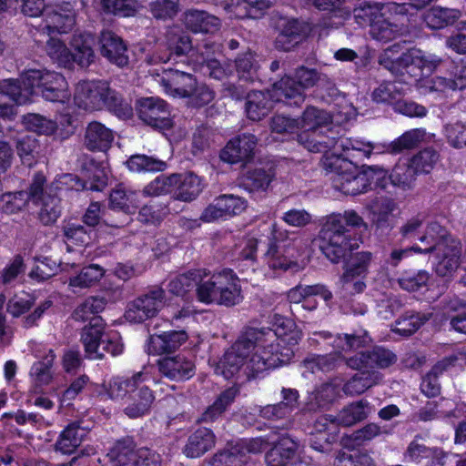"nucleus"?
<instances>
[{"label": "nucleus", "mask_w": 466, "mask_h": 466, "mask_svg": "<svg viewBox=\"0 0 466 466\" xmlns=\"http://www.w3.org/2000/svg\"><path fill=\"white\" fill-rule=\"evenodd\" d=\"M196 63L203 75L218 80L225 78L229 70L224 67L216 57L220 53V46L214 42H205L197 48Z\"/></svg>", "instance_id": "18"}, {"label": "nucleus", "mask_w": 466, "mask_h": 466, "mask_svg": "<svg viewBox=\"0 0 466 466\" xmlns=\"http://www.w3.org/2000/svg\"><path fill=\"white\" fill-rule=\"evenodd\" d=\"M339 139L336 131L332 128H329L327 134L301 132L298 135V142L300 145L310 152L325 153V157L338 155L339 152Z\"/></svg>", "instance_id": "19"}, {"label": "nucleus", "mask_w": 466, "mask_h": 466, "mask_svg": "<svg viewBox=\"0 0 466 466\" xmlns=\"http://www.w3.org/2000/svg\"><path fill=\"white\" fill-rule=\"evenodd\" d=\"M459 360L457 355H451L435 364L431 371L423 378L420 390L427 397H435L441 392V385L438 377L450 367L454 366Z\"/></svg>", "instance_id": "34"}, {"label": "nucleus", "mask_w": 466, "mask_h": 466, "mask_svg": "<svg viewBox=\"0 0 466 466\" xmlns=\"http://www.w3.org/2000/svg\"><path fill=\"white\" fill-rule=\"evenodd\" d=\"M276 329H249L211 366L226 380L257 378L270 369L288 364L291 346L301 339V331L289 319L279 318Z\"/></svg>", "instance_id": "1"}, {"label": "nucleus", "mask_w": 466, "mask_h": 466, "mask_svg": "<svg viewBox=\"0 0 466 466\" xmlns=\"http://www.w3.org/2000/svg\"><path fill=\"white\" fill-rule=\"evenodd\" d=\"M88 431L77 423L69 424L60 434L56 448L62 453L70 454L81 445Z\"/></svg>", "instance_id": "37"}, {"label": "nucleus", "mask_w": 466, "mask_h": 466, "mask_svg": "<svg viewBox=\"0 0 466 466\" xmlns=\"http://www.w3.org/2000/svg\"><path fill=\"white\" fill-rule=\"evenodd\" d=\"M167 46L170 56L167 58L159 57V60L167 63L173 56L178 57L191 51L192 45L190 37L185 34H177L174 31L167 33Z\"/></svg>", "instance_id": "60"}, {"label": "nucleus", "mask_w": 466, "mask_h": 466, "mask_svg": "<svg viewBox=\"0 0 466 466\" xmlns=\"http://www.w3.org/2000/svg\"><path fill=\"white\" fill-rule=\"evenodd\" d=\"M112 466H159V455L147 448L136 449L131 443L117 442L107 454Z\"/></svg>", "instance_id": "10"}, {"label": "nucleus", "mask_w": 466, "mask_h": 466, "mask_svg": "<svg viewBox=\"0 0 466 466\" xmlns=\"http://www.w3.org/2000/svg\"><path fill=\"white\" fill-rule=\"evenodd\" d=\"M141 372H137L128 378H113L106 386L107 396L113 400H123L125 398L127 400Z\"/></svg>", "instance_id": "48"}, {"label": "nucleus", "mask_w": 466, "mask_h": 466, "mask_svg": "<svg viewBox=\"0 0 466 466\" xmlns=\"http://www.w3.org/2000/svg\"><path fill=\"white\" fill-rule=\"evenodd\" d=\"M322 167L330 175L333 187L345 195L356 196L368 191V177L356 164L338 155L324 157Z\"/></svg>", "instance_id": "5"}, {"label": "nucleus", "mask_w": 466, "mask_h": 466, "mask_svg": "<svg viewBox=\"0 0 466 466\" xmlns=\"http://www.w3.org/2000/svg\"><path fill=\"white\" fill-rule=\"evenodd\" d=\"M76 24V12L71 3L47 7L43 15L39 30L47 35L65 34Z\"/></svg>", "instance_id": "13"}, {"label": "nucleus", "mask_w": 466, "mask_h": 466, "mask_svg": "<svg viewBox=\"0 0 466 466\" xmlns=\"http://www.w3.org/2000/svg\"><path fill=\"white\" fill-rule=\"evenodd\" d=\"M425 135L426 133L423 129H410L392 141L389 145L388 150L393 154H398L403 150L414 148L424 140Z\"/></svg>", "instance_id": "52"}, {"label": "nucleus", "mask_w": 466, "mask_h": 466, "mask_svg": "<svg viewBox=\"0 0 466 466\" xmlns=\"http://www.w3.org/2000/svg\"><path fill=\"white\" fill-rule=\"evenodd\" d=\"M216 444L214 432L206 427H199L187 438L183 453L187 458H198L211 450Z\"/></svg>", "instance_id": "28"}, {"label": "nucleus", "mask_w": 466, "mask_h": 466, "mask_svg": "<svg viewBox=\"0 0 466 466\" xmlns=\"http://www.w3.org/2000/svg\"><path fill=\"white\" fill-rule=\"evenodd\" d=\"M418 175H420V173L412 167L409 160L406 162H398L390 175V180L392 185L403 190H407L413 187Z\"/></svg>", "instance_id": "50"}, {"label": "nucleus", "mask_w": 466, "mask_h": 466, "mask_svg": "<svg viewBox=\"0 0 466 466\" xmlns=\"http://www.w3.org/2000/svg\"><path fill=\"white\" fill-rule=\"evenodd\" d=\"M257 141L252 134H243L234 137L221 151L220 158L230 164L249 161L253 157Z\"/></svg>", "instance_id": "20"}, {"label": "nucleus", "mask_w": 466, "mask_h": 466, "mask_svg": "<svg viewBox=\"0 0 466 466\" xmlns=\"http://www.w3.org/2000/svg\"><path fill=\"white\" fill-rule=\"evenodd\" d=\"M398 209L397 203L388 198L378 199L373 204V223L377 228L389 227L390 217Z\"/></svg>", "instance_id": "59"}, {"label": "nucleus", "mask_w": 466, "mask_h": 466, "mask_svg": "<svg viewBox=\"0 0 466 466\" xmlns=\"http://www.w3.org/2000/svg\"><path fill=\"white\" fill-rule=\"evenodd\" d=\"M101 5L105 12L118 16H133L140 8L137 0H101Z\"/></svg>", "instance_id": "61"}, {"label": "nucleus", "mask_w": 466, "mask_h": 466, "mask_svg": "<svg viewBox=\"0 0 466 466\" xmlns=\"http://www.w3.org/2000/svg\"><path fill=\"white\" fill-rule=\"evenodd\" d=\"M177 64L175 68L164 69L160 84L167 94L172 96L187 97L194 91L196 79L192 74L183 70L182 65Z\"/></svg>", "instance_id": "15"}, {"label": "nucleus", "mask_w": 466, "mask_h": 466, "mask_svg": "<svg viewBox=\"0 0 466 466\" xmlns=\"http://www.w3.org/2000/svg\"><path fill=\"white\" fill-rule=\"evenodd\" d=\"M127 167L133 172L141 171H162L167 164L159 159H156L146 155L132 156L127 162Z\"/></svg>", "instance_id": "64"}, {"label": "nucleus", "mask_w": 466, "mask_h": 466, "mask_svg": "<svg viewBox=\"0 0 466 466\" xmlns=\"http://www.w3.org/2000/svg\"><path fill=\"white\" fill-rule=\"evenodd\" d=\"M139 118L147 125L165 129L172 126L166 102L158 97H145L138 101Z\"/></svg>", "instance_id": "16"}, {"label": "nucleus", "mask_w": 466, "mask_h": 466, "mask_svg": "<svg viewBox=\"0 0 466 466\" xmlns=\"http://www.w3.org/2000/svg\"><path fill=\"white\" fill-rule=\"evenodd\" d=\"M299 121V129H304V132L307 133L310 131V134H314L317 133L319 128L329 125L332 119L328 112L314 106H308Z\"/></svg>", "instance_id": "42"}, {"label": "nucleus", "mask_w": 466, "mask_h": 466, "mask_svg": "<svg viewBox=\"0 0 466 466\" xmlns=\"http://www.w3.org/2000/svg\"><path fill=\"white\" fill-rule=\"evenodd\" d=\"M303 39L300 24L296 20L287 21L275 40V46L279 50L289 51Z\"/></svg>", "instance_id": "39"}, {"label": "nucleus", "mask_w": 466, "mask_h": 466, "mask_svg": "<svg viewBox=\"0 0 466 466\" xmlns=\"http://www.w3.org/2000/svg\"><path fill=\"white\" fill-rule=\"evenodd\" d=\"M295 76L297 80L284 77L275 83L274 92L278 99H294L293 104L298 106L304 101L303 90L316 85L319 74L315 69L301 66L297 69Z\"/></svg>", "instance_id": "9"}, {"label": "nucleus", "mask_w": 466, "mask_h": 466, "mask_svg": "<svg viewBox=\"0 0 466 466\" xmlns=\"http://www.w3.org/2000/svg\"><path fill=\"white\" fill-rule=\"evenodd\" d=\"M25 79L35 81V94L40 92L48 101L65 103L69 99L68 85L59 73L30 69Z\"/></svg>", "instance_id": "8"}, {"label": "nucleus", "mask_w": 466, "mask_h": 466, "mask_svg": "<svg viewBox=\"0 0 466 466\" xmlns=\"http://www.w3.org/2000/svg\"><path fill=\"white\" fill-rule=\"evenodd\" d=\"M47 56L60 66L70 67L74 64L72 52L60 39L50 37L46 45Z\"/></svg>", "instance_id": "51"}, {"label": "nucleus", "mask_w": 466, "mask_h": 466, "mask_svg": "<svg viewBox=\"0 0 466 466\" xmlns=\"http://www.w3.org/2000/svg\"><path fill=\"white\" fill-rule=\"evenodd\" d=\"M38 140L33 136H25L16 143L17 154L24 165L32 167L38 156Z\"/></svg>", "instance_id": "63"}, {"label": "nucleus", "mask_w": 466, "mask_h": 466, "mask_svg": "<svg viewBox=\"0 0 466 466\" xmlns=\"http://www.w3.org/2000/svg\"><path fill=\"white\" fill-rule=\"evenodd\" d=\"M164 304V289L155 287L130 302L126 310L125 317L129 322L140 323L156 316Z\"/></svg>", "instance_id": "11"}, {"label": "nucleus", "mask_w": 466, "mask_h": 466, "mask_svg": "<svg viewBox=\"0 0 466 466\" xmlns=\"http://www.w3.org/2000/svg\"><path fill=\"white\" fill-rule=\"evenodd\" d=\"M94 324L83 329L81 341L84 345L86 355L91 360H101L103 352L99 350V344L103 334L101 318H94Z\"/></svg>", "instance_id": "31"}, {"label": "nucleus", "mask_w": 466, "mask_h": 466, "mask_svg": "<svg viewBox=\"0 0 466 466\" xmlns=\"http://www.w3.org/2000/svg\"><path fill=\"white\" fill-rule=\"evenodd\" d=\"M274 101L288 103L287 99L282 97V100L278 99L272 90L263 91H251L248 94L246 103V112L248 117L253 121H258L266 116L273 107Z\"/></svg>", "instance_id": "24"}, {"label": "nucleus", "mask_w": 466, "mask_h": 466, "mask_svg": "<svg viewBox=\"0 0 466 466\" xmlns=\"http://www.w3.org/2000/svg\"><path fill=\"white\" fill-rule=\"evenodd\" d=\"M431 251L436 252V273L442 277L451 276L459 266V258L461 251L460 240L454 238H447L438 243L430 246Z\"/></svg>", "instance_id": "14"}, {"label": "nucleus", "mask_w": 466, "mask_h": 466, "mask_svg": "<svg viewBox=\"0 0 466 466\" xmlns=\"http://www.w3.org/2000/svg\"><path fill=\"white\" fill-rule=\"evenodd\" d=\"M94 43L95 38L89 33L75 34L70 43L73 49L74 63L82 67L88 66L95 58Z\"/></svg>", "instance_id": "32"}, {"label": "nucleus", "mask_w": 466, "mask_h": 466, "mask_svg": "<svg viewBox=\"0 0 466 466\" xmlns=\"http://www.w3.org/2000/svg\"><path fill=\"white\" fill-rule=\"evenodd\" d=\"M222 271L209 275L201 269L200 279L198 280L196 294L198 299L205 304H217Z\"/></svg>", "instance_id": "36"}, {"label": "nucleus", "mask_w": 466, "mask_h": 466, "mask_svg": "<svg viewBox=\"0 0 466 466\" xmlns=\"http://www.w3.org/2000/svg\"><path fill=\"white\" fill-rule=\"evenodd\" d=\"M137 379L138 380L134 390L130 392L124 408L125 414L131 419H137L147 414L156 399L153 390L148 385L150 377L141 372Z\"/></svg>", "instance_id": "12"}, {"label": "nucleus", "mask_w": 466, "mask_h": 466, "mask_svg": "<svg viewBox=\"0 0 466 466\" xmlns=\"http://www.w3.org/2000/svg\"><path fill=\"white\" fill-rule=\"evenodd\" d=\"M138 196L137 191L127 189L119 185L110 194V206L112 208L120 209L126 213L131 212L132 209L137 207Z\"/></svg>", "instance_id": "49"}, {"label": "nucleus", "mask_w": 466, "mask_h": 466, "mask_svg": "<svg viewBox=\"0 0 466 466\" xmlns=\"http://www.w3.org/2000/svg\"><path fill=\"white\" fill-rule=\"evenodd\" d=\"M406 454L412 461H417L424 457H432L436 460L432 461V466H441L443 464L442 460L445 456L442 450L426 447L424 444L420 443L417 439L410 443Z\"/></svg>", "instance_id": "57"}, {"label": "nucleus", "mask_w": 466, "mask_h": 466, "mask_svg": "<svg viewBox=\"0 0 466 466\" xmlns=\"http://www.w3.org/2000/svg\"><path fill=\"white\" fill-rule=\"evenodd\" d=\"M381 380V374L371 370L362 371L355 374L343 387V391L347 395H359L366 390L378 384Z\"/></svg>", "instance_id": "46"}, {"label": "nucleus", "mask_w": 466, "mask_h": 466, "mask_svg": "<svg viewBox=\"0 0 466 466\" xmlns=\"http://www.w3.org/2000/svg\"><path fill=\"white\" fill-rule=\"evenodd\" d=\"M217 304L225 307L238 305L243 300L240 282L232 270H222Z\"/></svg>", "instance_id": "26"}, {"label": "nucleus", "mask_w": 466, "mask_h": 466, "mask_svg": "<svg viewBox=\"0 0 466 466\" xmlns=\"http://www.w3.org/2000/svg\"><path fill=\"white\" fill-rule=\"evenodd\" d=\"M431 317V313L405 312L394 323L392 331L401 336H410Z\"/></svg>", "instance_id": "40"}, {"label": "nucleus", "mask_w": 466, "mask_h": 466, "mask_svg": "<svg viewBox=\"0 0 466 466\" xmlns=\"http://www.w3.org/2000/svg\"><path fill=\"white\" fill-rule=\"evenodd\" d=\"M203 188L201 177L194 173L160 175L144 187L143 195L158 197L174 192L176 199L189 202L194 200Z\"/></svg>", "instance_id": "4"}, {"label": "nucleus", "mask_w": 466, "mask_h": 466, "mask_svg": "<svg viewBox=\"0 0 466 466\" xmlns=\"http://www.w3.org/2000/svg\"><path fill=\"white\" fill-rule=\"evenodd\" d=\"M370 413V407L367 400L352 402L343 408L336 417L337 424L351 426L365 420Z\"/></svg>", "instance_id": "43"}, {"label": "nucleus", "mask_w": 466, "mask_h": 466, "mask_svg": "<svg viewBox=\"0 0 466 466\" xmlns=\"http://www.w3.org/2000/svg\"><path fill=\"white\" fill-rule=\"evenodd\" d=\"M100 52L109 62L123 67L128 64L127 47L121 37L111 31H103L99 37Z\"/></svg>", "instance_id": "23"}, {"label": "nucleus", "mask_w": 466, "mask_h": 466, "mask_svg": "<svg viewBox=\"0 0 466 466\" xmlns=\"http://www.w3.org/2000/svg\"><path fill=\"white\" fill-rule=\"evenodd\" d=\"M324 339H333L332 347L334 353L319 355L320 371L329 372L335 370L343 362V353L365 347L370 342V338L366 330L355 331L351 334H337L333 337L329 331L318 333Z\"/></svg>", "instance_id": "7"}, {"label": "nucleus", "mask_w": 466, "mask_h": 466, "mask_svg": "<svg viewBox=\"0 0 466 466\" xmlns=\"http://www.w3.org/2000/svg\"><path fill=\"white\" fill-rule=\"evenodd\" d=\"M113 140L112 130L100 122H91L86 129L85 145L89 150L106 151Z\"/></svg>", "instance_id": "30"}, {"label": "nucleus", "mask_w": 466, "mask_h": 466, "mask_svg": "<svg viewBox=\"0 0 466 466\" xmlns=\"http://www.w3.org/2000/svg\"><path fill=\"white\" fill-rule=\"evenodd\" d=\"M187 339V335L184 330L154 334L147 340V352L151 355L170 353L177 350Z\"/></svg>", "instance_id": "25"}, {"label": "nucleus", "mask_w": 466, "mask_h": 466, "mask_svg": "<svg viewBox=\"0 0 466 466\" xmlns=\"http://www.w3.org/2000/svg\"><path fill=\"white\" fill-rule=\"evenodd\" d=\"M339 147L341 155L338 154V156L348 161H351L353 164H356V166L360 161L370 157L372 151L375 149L374 145L370 142L343 137H339Z\"/></svg>", "instance_id": "29"}, {"label": "nucleus", "mask_w": 466, "mask_h": 466, "mask_svg": "<svg viewBox=\"0 0 466 466\" xmlns=\"http://www.w3.org/2000/svg\"><path fill=\"white\" fill-rule=\"evenodd\" d=\"M319 296L325 301L332 298L331 292L323 285L317 284L312 286H297L288 292V299L294 304V309L299 310V305L306 297Z\"/></svg>", "instance_id": "47"}, {"label": "nucleus", "mask_w": 466, "mask_h": 466, "mask_svg": "<svg viewBox=\"0 0 466 466\" xmlns=\"http://www.w3.org/2000/svg\"><path fill=\"white\" fill-rule=\"evenodd\" d=\"M345 225L353 228L365 226L363 218L354 210L329 216L320 230L323 254L332 263H339L350 251L355 248Z\"/></svg>", "instance_id": "2"}, {"label": "nucleus", "mask_w": 466, "mask_h": 466, "mask_svg": "<svg viewBox=\"0 0 466 466\" xmlns=\"http://www.w3.org/2000/svg\"><path fill=\"white\" fill-rule=\"evenodd\" d=\"M299 443L289 436L281 437L266 454L268 466H285L295 456Z\"/></svg>", "instance_id": "33"}, {"label": "nucleus", "mask_w": 466, "mask_h": 466, "mask_svg": "<svg viewBox=\"0 0 466 466\" xmlns=\"http://www.w3.org/2000/svg\"><path fill=\"white\" fill-rule=\"evenodd\" d=\"M247 205L245 199L235 195H221L216 198L202 212L200 219L210 223L219 218L240 214Z\"/></svg>", "instance_id": "17"}, {"label": "nucleus", "mask_w": 466, "mask_h": 466, "mask_svg": "<svg viewBox=\"0 0 466 466\" xmlns=\"http://www.w3.org/2000/svg\"><path fill=\"white\" fill-rule=\"evenodd\" d=\"M157 367L163 376L176 381L189 380L195 374L193 361L182 354L159 359Z\"/></svg>", "instance_id": "21"}, {"label": "nucleus", "mask_w": 466, "mask_h": 466, "mask_svg": "<svg viewBox=\"0 0 466 466\" xmlns=\"http://www.w3.org/2000/svg\"><path fill=\"white\" fill-rule=\"evenodd\" d=\"M105 275V270L97 264H92L85 267L81 271L71 277L68 280V286L74 292L90 288L96 284Z\"/></svg>", "instance_id": "41"}, {"label": "nucleus", "mask_w": 466, "mask_h": 466, "mask_svg": "<svg viewBox=\"0 0 466 466\" xmlns=\"http://www.w3.org/2000/svg\"><path fill=\"white\" fill-rule=\"evenodd\" d=\"M439 158L440 155L437 150L433 147H426L413 155L409 161L420 174H429L439 161Z\"/></svg>", "instance_id": "56"}, {"label": "nucleus", "mask_w": 466, "mask_h": 466, "mask_svg": "<svg viewBox=\"0 0 466 466\" xmlns=\"http://www.w3.org/2000/svg\"><path fill=\"white\" fill-rule=\"evenodd\" d=\"M29 70L22 73L17 79H5L0 82V94L7 96L17 105L31 101L35 94V81L25 79Z\"/></svg>", "instance_id": "22"}, {"label": "nucleus", "mask_w": 466, "mask_h": 466, "mask_svg": "<svg viewBox=\"0 0 466 466\" xmlns=\"http://www.w3.org/2000/svg\"><path fill=\"white\" fill-rule=\"evenodd\" d=\"M339 394V389L332 383H323L319 386L309 397L306 410L317 411L327 409Z\"/></svg>", "instance_id": "38"}, {"label": "nucleus", "mask_w": 466, "mask_h": 466, "mask_svg": "<svg viewBox=\"0 0 466 466\" xmlns=\"http://www.w3.org/2000/svg\"><path fill=\"white\" fill-rule=\"evenodd\" d=\"M75 104L85 110L107 108L116 113L124 111L127 105L119 93L106 81H81L76 86Z\"/></svg>", "instance_id": "3"}, {"label": "nucleus", "mask_w": 466, "mask_h": 466, "mask_svg": "<svg viewBox=\"0 0 466 466\" xmlns=\"http://www.w3.org/2000/svg\"><path fill=\"white\" fill-rule=\"evenodd\" d=\"M183 23L193 33L214 34L220 28V20L217 16L198 9L186 11Z\"/></svg>", "instance_id": "27"}, {"label": "nucleus", "mask_w": 466, "mask_h": 466, "mask_svg": "<svg viewBox=\"0 0 466 466\" xmlns=\"http://www.w3.org/2000/svg\"><path fill=\"white\" fill-rule=\"evenodd\" d=\"M39 201V220L44 225L55 223L61 214L60 199L53 195H44Z\"/></svg>", "instance_id": "55"}, {"label": "nucleus", "mask_w": 466, "mask_h": 466, "mask_svg": "<svg viewBox=\"0 0 466 466\" xmlns=\"http://www.w3.org/2000/svg\"><path fill=\"white\" fill-rule=\"evenodd\" d=\"M106 304L107 300L104 297H90L76 307L72 314V318L81 322L90 320V323L94 324L93 319L100 318L97 314L105 309Z\"/></svg>", "instance_id": "45"}, {"label": "nucleus", "mask_w": 466, "mask_h": 466, "mask_svg": "<svg viewBox=\"0 0 466 466\" xmlns=\"http://www.w3.org/2000/svg\"><path fill=\"white\" fill-rule=\"evenodd\" d=\"M56 355L53 350H49L48 354L41 361L35 362L31 370V375L35 378L36 387L48 385L53 375L51 367L53 366Z\"/></svg>", "instance_id": "62"}, {"label": "nucleus", "mask_w": 466, "mask_h": 466, "mask_svg": "<svg viewBox=\"0 0 466 466\" xmlns=\"http://www.w3.org/2000/svg\"><path fill=\"white\" fill-rule=\"evenodd\" d=\"M200 275L201 269H193L176 276L169 281L167 285L168 290L177 296H182L194 286H198Z\"/></svg>", "instance_id": "54"}, {"label": "nucleus", "mask_w": 466, "mask_h": 466, "mask_svg": "<svg viewBox=\"0 0 466 466\" xmlns=\"http://www.w3.org/2000/svg\"><path fill=\"white\" fill-rule=\"evenodd\" d=\"M460 16L458 9L432 6L426 12L424 20L429 27L440 29L453 24Z\"/></svg>", "instance_id": "44"}, {"label": "nucleus", "mask_w": 466, "mask_h": 466, "mask_svg": "<svg viewBox=\"0 0 466 466\" xmlns=\"http://www.w3.org/2000/svg\"><path fill=\"white\" fill-rule=\"evenodd\" d=\"M302 255L301 240L289 238L286 229L272 226L271 238L265 253L269 268L287 270L297 267V259Z\"/></svg>", "instance_id": "6"}, {"label": "nucleus", "mask_w": 466, "mask_h": 466, "mask_svg": "<svg viewBox=\"0 0 466 466\" xmlns=\"http://www.w3.org/2000/svg\"><path fill=\"white\" fill-rule=\"evenodd\" d=\"M248 462L246 453L236 445L228 450L216 453L211 460V466H245Z\"/></svg>", "instance_id": "53"}, {"label": "nucleus", "mask_w": 466, "mask_h": 466, "mask_svg": "<svg viewBox=\"0 0 466 466\" xmlns=\"http://www.w3.org/2000/svg\"><path fill=\"white\" fill-rule=\"evenodd\" d=\"M401 30L402 28L397 23L380 16L377 21L372 23L370 35L376 40L388 42L400 35Z\"/></svg>", "instance_id": "58"}, {"label": "nucleus", "mask_w": 466, "mask_h": 466, "mask_svg": "<svg viewBox=\"0 0 466 466\" xmlns=\"http://www.w3.org/2000/svg\"><path fill=\"white\" fill-rule=\"evenodd\" d=\"M400 62L404 66L414 65L422 72L432 73L442 63V59L435 54L426 53L420 49H410L400 55Z\"/></svg>", "instance_id": "35"}]
</instances>
